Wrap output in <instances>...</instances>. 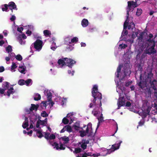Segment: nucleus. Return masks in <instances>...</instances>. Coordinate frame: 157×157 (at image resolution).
<instances>
[{
    "label": "nucleus",
    "mask_w": 157,
    "mask_h": 157,
    "mask_svg": "<svg viewBox=\"0 0 157 157\" xmlns=\"http://www.w3.org/2000/svg\"><path fill=\"white\" fill-rule=\"evenodd\" d=\"M98 119L99 122H102L104 121L103 114L101 113L100 117L98 118Z\"/></svg>",
    "instance_id": "50"
},
{
    "label": "nucleus",
    "mask_w": 157,
    "mask_h": 157,
    "mask_svg": "<svg viewBox=\"0 0 157 157\" xmlns=\"http://www.w3.org/2000/svg\"><path fill=\"white\" fill-rule=\"evenodd\" d=\"M47 118H45V120L42 121L41 120L39 119L37 121L36 127L37 128H39L40 127V124H41L42 125H44L45 124V123L47 122L45 120H47Z\"/></svg>",
    "instance_id": "12"
},
{
    "label": "nucleus",
    "mask_w": 157,
    "mask_h": 157,
    "mask_svg": "<svg viewBox=\"0 0 157 157\" xmlns=\"http://www.w3.org/2000/svg\"><path fill=\"white\" fill-rule=\"evenodd\" d=\"M74 48V47L72 46L71 45H68V46L67 47V49L68 51H71L72 50L73 48Z\"/></svg>",
    "instance_id": "51"
},
{
    "label": "nucleus",
    "mask_w": 157,
    "mask_h": 157,
    "mask_svg": "<svg viewBox=\"0 0 157 157\" xmlns=\"http://www.w3.org/2000/svg\"><path fill=\"white\" fill-rule=\"evenodd\" d=\"M23 28L22 27H18L17 28V31L20 33H22V31L23 30Z\"/></svg>",
    "instance_id": "55"
},
{
    "label": "nucleus",
    "mask_w": 157,
    "mask_h": 157,
    "mask_svg": "<svg viewBox=\"0 0 157 157\" xmlns=\"http://www.w3.org/2000/svg\"><path fill=\"white\" fill-rule=\"evenodd\" d=\"M120 46H121V48L124 49L126 48L127 47L128 45L125 44H121L120 45Z\"/></svg>",
    "instance_id": "61"
},
{
    "label": "nucleus",
    "mask_w": 157,
    "mask_h": 157,
    "mask_svg": "<svg viewBox=\"0 0 157 157\" xmlns=\"http://www.w3.org/2000/svg\"><path fill=\"white\" fill-rule=\"evenodd\" d=\"M65 127L66 129V131L67 132H70L72 131V128L70 125H67L65 126Z\"/></svg>",
    "instance_id": "26"
},
{
    "label": "nucleus",
    "mask_w": 157,
    "mask_h": 157,
    "mask_svg": "<svg viewBox=\"0 0 157 157\" xmlns=\"http://www.w3.org/2000/svg\"><path fill=\"white\" fill-rule=\"evenodd\" d=\"M79 132L80 133V136L81 137H83L87 135V133L85 132V131L84 130L80 131Z\"/></svg>",
    "instance_id": "28"
},
{
    "label": "nucleus",
    "mask_w": 157,
    "mask_h": 157,
    "mask_svg": "<svg viewBox=\"0 0 157 157\" xmlns=\"http://www.w3.org/2000/svg\"><path fill=\"white\" fill-rule=\"evenodd\" d=\"M4 7L2 8V10L3 11L6 12L7 11L8 9V5L7 4H5L4 5Z\"/></svg>",
    "instance_id": "36"
},
{
    "label": "nucleus",
    "mask_w": 157,
    "mask_h": 157,
    "mask_svg": "<svg viewBox=\"0 0 157 157\" xmlns=\"http://www.w3.org/2000/svg\"><path fill=\"white\" fill-rule=\"evenodd\" d=\"M127 65H128L127 64H124L123 68V71L124 74V76L123 78H124L126 76L130 75L131 73L130 68L128 67H127Z\"/></svg>",
    "instance_id": "8"
},
{
    "label": "nucleus",
    "mask_w": 157,
    "mask_h": 157,
    "mask_svg": "<svg viewBox=\"0 0 157 157\" xmlns=\"http://www.w3.org/2000/svg\"><path fill=\"white\" fill-rule=\"evenodd\" d=\"M36 134H39V135H37V136L39 138H41L43 136V135L42 134L41 131L39 130L36 129Z\"/></svg>",
    "instance_id": "25"
},
{
    "label": "nucleus",
    "mask_w": 157,
    "mask_h": 157,
    "mask_svg": "<svg viewBox=\"0 0 157 157\" xmlns=\"http://www.w3.org/2000/svg\"><path fill=\"white\" fill-rule=\"evenodd\" d=\"M19 69H21V70H19V71L21 73L25 74V70H26V67H25L23 66H19Z\"/></svg>",
    "instance_id": "24"
},
{
    "label": "nucleus",
    "mask_w": 157,
    "mask_h": 157,
    "mask_svg": "<svg viewBox=\"0 0 157 157\" xmlns=\"http://www.w3.org/2000/svg\"><path fill=\"white\" fill-rule=\"evenodd\" d=\"M47 105V102L46 101H43L41 103V107H44L46 108Z\"/></svg>",
    "instance_id": "42"
},
{
    "label": "nucleus",
    "mask_w": 157,
    "mask_h": 157,
    "mask_svg": "<svg viewBox=\"0 0 157 157\" xmlns=\"http://www.w3.org/2000/svg\"><path fill=\"white\" fill-rule=\"evenodd\" d=\"M78 41V39L76 37H74L72 39H71V41L70 42V44L72 43H76Z\"/></svg>",
    "instance_id": "23"
},
{
    "label": "nucleus",
    "mask_w": 157,
    "mask_h": 157,
    "mask_svg": "<svg viewBox=\"0 0 157 157\" xmlns=\"http://www.w3.org/2000/svg\"><path fill=\"white\" fill-rule=\"evenodd\" d=\"M15 58L17 60L20 61H21L22 59V56L19 54L16 56H15Z\"/></svg>",
    "instance_id": "38"
},
{
    "label": "nucleus",
    "mask_w": 157,
    "mask_h": 157,
    "mask_svg": "<svg viewBox=\"0 0 157 157\" xmlns=\"http://www.w3.org/2000/svg\"><path fill=\"white\" fill-rule=\"evenodd\" d=\"M13 87H11L9 89H8V91L6 93H5L4 95H7L8 97H9L11 94H13L15 93V91H13Z\"/></svg>",
    "instance_id": "13"
},
{
    "label": "nucleus",
    "mask_w": 157,
    "mask_h": 157,
    "mask_svg": "<svg viewBox=\"0 0 157 157\" xmlns=\"http://www.w3.org/2000/svg\"><path fill=\"white\" fill-rule=\"evenodd\" d=\"M43 41L39 39H37L33 43L35 48L39 51H40L43 47Z\"/></svg>",
    "instance_id": "5"
},
{
    "label": "nucleus",
    "mask_w": 157,
    "mask_h": 157,
    "mask_svg": "<svg viewBox=\"0 0 157 157\" xmlns=\"http://www.w3.org/2000/svg\"><path fill=\"white\" fill-rule=\"evenodd\" d=\"M81 24L83 27H86L88 25V20L86 19H84L82 21Z\"/></svg>",
    "instance_id": "19"
},
{
    "label": "nucleus",
    "mask_w": 157,
    "mask_h": 157,
    "mask_svg": "<svg viewBox=\"0 0 157 157\" xmlns=\"http://www.w3.org/2000/svg\"><path fill=\"white\" fill-rule=\"evenodd\" d=\"M148 48V47L146 49V52L147 54L149 55H151L152 54H154L156 53V51L155 49L154 45V44L152 47H150Z\"/></svg>",
    "instance_id": "10"
},
{
    "label": "nucleus",
    "mask_w": 157,
    "mask_h": 157,
    "mask_svg": "<svg viewBox=\"0 0 157 157\" xmlns=\"http://www.w3.org/2000/svg\"><path fill=\"white\" fill-rule=\"evenodd\" d=\"M144 92L146 94L150 95L151 92L153 90H154V93L157 94V89L154 84L143 89Z\"/></svg>",
    "instance_id": "4"
},
{
    "label": "nucleus",
    "mask_w": 157,
    "mask_h": 157,
    "mask_svg": "<svg viewBox=\"0 0 157 157\" xmlns=\"http://www.w3.org/2000/svg\"><path fill=\"white\" fill-rule=\"evenodd\" d=\"M60 147H59V149L60 150H64L65 149V147L63 146V145L61 143H60Z\"/></svg>",
    "instance_id": "53"
},
{
    "label": "nucleus",
    "mask_w": 157,
    "mask_h": 157,
    "mask_svg": "<svg viewBox=\"0 0 157 157\" xmlns=\"http://www.w3.org/2000/svg\"><path fill=\"white\" fill-rule=\"evenodd\" d=\"M100 155V154L99 153H97L96 154H92V156L94 157H97Z\"/></svg>",
    "instance_id": "62"
},
{
    "label": "nucleus",
    "mask_w": 157,
    "mask_h": 157,
    "mask_svg": "<svg viewBox=\"0 0 157 157\" xmlns=\"http://www.w3.org/2000/svg\"><path fill=\"white\" fill-rule=\"evenodd\" d=\"M50 133L47 132H44V138L47 140L49 139Z\"/></svg>",
    "instance_id": "45"
},
{
    "label": "nucleus",
    "mask_w": 157,
    "mask_h": 157,
    "mask_svg": "<svg viewBox=\"0 0 157 157\" xmlns=\"http://www.w3.org/2000/svg\"><path fill=\"white\" fill-rule=\"evenodd\" d=\"M19 37L21 38H23L24 39H25L27 38L26 36L24 33L22 34L21 36H19Z\"/></svg>",
    "instance_id": "58"
},
{
    "label": "nucleus",
    "mask_w": 157,
    "mask_h": 157,
    "mask_svg": "<svg viewBox=\"0 0 157 157\" xmlns=\"http://www.w3.org/2000/svg\"><path fill=\"white\" fill-rule=\"evenodd\" d=\"M122 143V141H120L117 144H114L112 145V147L110 149H109L108 150L107 154H109L111 153L114 151L115 150L119 149L120 146L121 144Z\"/></svg>",
    "instance_id": "6"
},
{
    "label": "nucleus",
    "mask_w": 157,
    "mask_h": 157,
    "mask_svg": "<svg viewBox=\"0 0 157 157\" xmlns=\"http://www.w3.org/2000/svg\"><path fill=\"white\" fill-rule=\"evenodd\" d=\"M96 30L97 29L95 28H90L89 29V31L90 32H93Z\"/></svg>",
    "instance_id": "57"
},
{
    "label": "nucleus",
    "mask_w": 157,
    "mask_h": 157,
    "mask_svg": "<svg viewBox=\"0 0 157 157\" xmlns=\"http://www.w3.org/2000/svg\"><path fill=\"white\" fill-rule=\"evenodd\" d=\"M81 147L83 149V150H85L86 148L87 145L85 144V143H83L81 145Z\"/></svg>",
    "instance_id": "47"
},
{
    "label": "nucleus",
    "mask_w": 157,
    "mask_h": 157,
    "mask_svg": "<svg viewBox=\"0 0 157 157\" xmlns=\"http://www.w3.org/2000/svg\"><path fill=\"white\" fill-rule=\"evenodd\" d=\"M138 34V33L137 32H133L132 34V38H133V39L135 38L136 36H137Z\"/></svg>",
    "instance_id": "41"
},
{
    "label": "nucleus",
    "mask_w": 157,
    "mask_h": 157,
    "mask_svg": "<svg viewBox=\"0 0 157 157\" xmlns=\"http://www.w3.org/2000/svg\"><path fill=\"white\" fill-rule=\"evenodd\" d=\"M53 144L55 146V147L56 148V149L57 150H58L59 149V146L58 144L56 142H54Z\"/></svg>",
    "instance_id": "59"
},
{
    "label": "nucleus",
    "mask_w": 157,
    "mask_h": 157,
    "mask_svg": "<svg viewBox=\"0 0 157 157\" xmlns=\"http://www.w3.org/2000/svg\"><path fill=\"white\" fill-rule=\"evenodd\" d=\"M98 87L97 86L95 85L94 86L92 91V96L94 97V99L89 105V107L92 108L94 106L96 108H100L101 110L102 111L101 107L102 103L101 99H102V94L101 93L98 91Z\"/></svg>",
    "instance_id": "1"
},
{
    "label": "nucleus",
    "mask_w": 157,
    "mask_h": 157,
    "mask_svg": "<svg viewBox=\"0 0 157 157\" xmlns=\"http://www.w3.org/2000/svg\"><path fill=\"white\" fill-rule=\"evenodd\" d=\"M129 12H127L126 17L127 19L124 22V29H127V28L128 25V23L129 21L128 20V16H129Z\"/></svg>",
    "instance_id": "15"
},
{
    "label": "nucleus",
    "mask_w": 157,
    "mask_h": 157,
    "mask_svg": "<svg viewBox=\"0 0 157 157\" xmlns=\"http://www.w3.org/2000/svg\"><path fill=\"white\" fill-rule=\"evenodd\" d=\"M138 70L140 71H142L143 70V68L141 65L139 64L138 66Z\"/></svg>",
    "instance_id": "60"
},
{
    "label": "nucleus",
    "mask_w": 157,
    "mask_h": 157,
    "mask_svg": "<svg viewBox=\"0 0 157 157\" xmlns=\"http://www.w3.org/2000/svg\"><path fill=\"white\" fill-rule=\"evenodd\" d=\"M17 67V66L16 63H14L13 62L11 68V70H13L14 69L16 68Z\"/></svg>",
    "instance_id": "43"
},
{
    "label": "nucleus",
    "mask_w": 157,
    "mask_h": 157,
    "mask_svg": "<svg viewBox=\"0 0 157 157\" xmlns=\"http://www.w3.org/2000/svg\"><path fill=\"white\" fill-rule=\"evenodd\" d=\"M35 96L37 97H35L34 98V99L35 101H38L40 100L41 99V96L40 94L37 93L36 94Z\"/></svg>",
    "instance_id": "29"
},
{
    "label": "nucleus",
    "mask_w": 157,
    "mask_h": 157,
    "mask_svg": "<svg viewBox=\"0 0 157 157\" xmlns=\"http://www.w3.org/2000/svg\"><path fill=\"white\" fill-rule=\"evenodd\" d=\"M43 33L44 35L46 37L50 36L51 34V31L48 30H44Z\"/></svg>",
    "instance_id": "20"
},
{
    "label": "nucleus",
    "mask_w": 157,
    "mask_h": 157,
    "mask_svg": "<svg viewBox=\"0 0 157 157\" xmlns=\"http://www.w3.org/2000/svg\"><path fill=\"white\" fill-rule=\"evenodd\" d=\"M117 104L118 105V109H120L122 106H125V101L124 96L119 97L117 102Z\"/></svg>",
    "instance_id": "9"
},
{
    "label": "nucleus",
    "mask_w": 157,
    "mask_h": 157,
    "mask_svg": "<svg viewBox=\"0 0 157 157\" xmlns=\"http://www.w3.org/2000/svg\"><path fill=\"white\" fill-rule=\"evenodd\" d=\"M16 19V17L14 15H13L10 18V20L12 21H14Z\"/></svg>",
    "instance_id": "63"
},
{
    "label": "nucleus",
    "mask_w": 157,
    "mask_h": 157,
    "mask_svg": "<svg viewBox=\"0 0 157 157\" xmlns=\"http://www.w3.org/2000/svg\"><path fill=\"white\" fill-rule=\"evenodd\" d=\"M71 37L70 36H68L66 37L65 39V44L67 45L70 44Z\"/></svg>",
    "instance_id": "21"
},
{
    "label": "nucleus",
    "mask_w": 157,
    "mask_h": 157,
    "mask_svg": "<svg viewBox=\"0 0 157 157\" xmlns=\"http://www.w3.org/2000/svg\"><path fill=\"white\" fill-rule=\"evenodd\" d=\"M142 75L141 73L140 77V81H137L136 82L139 87L142 90L145 89V88L153 84L154 82H156L155 80L151 81V78L153 76V74L151 73L148 74L147 78L145 79V81H143Z\"/></svg>",
    "instance_id": "2"
},
{
    "label": "nucleus",
    "mask_w": 157,
    "mask_h": 157,
    "mask_svg": "<svg viewBox=\"0 0 157 157\" xmlns=\"http://www.w3.org/2000/svg\"><path fill=\"white\" fill-rule=\"evenodd\" d=\"M8 5L9 9H13L14 10H17L16 5L13 2H9Z\"/></svg>",
    "instance_id": "14"
},
{
    "label": "nucleus",
    "mask_w": 157,
    "mask_h": 157,
    "mask_svg": "<svg viewBox=\"0 0 157 157\" xmlns=\"http://www.w3.org/2000/svg\"><path fill=\"white\" fill-rule=\"evenodd\" d=\"M148 102L147 101H144L143 104V108L144 109V111H143V112L141 115L143 118H145L149 115V113L150 112L151 109V107L148 105Z\"/></svg>",
    "instance_id": "3"
},
{
    "label": "nucleus",
    "mask_w": 157,
    "mask_h": 157,
    "mask_svg": "<svg viewBox=\"0 0 157 157\" xmlns=\"http://www.w3.org/2000/svg\"><path fill=\"white\" fill-rule=\"evenodd\" d=\"M61 139H62L63 140L65 141L66 143H67L69 140V139L68 137L65 136L61 137Z\"/></svg>",
    "instance_id": "27"
},
{
    "label": "nucleus",
    "mask_w": 157,
    "mask_h": 157,
    "mask_svg": "<svg viewBox=\"0 0 157 157\" xmlns=\"http://www.w3.org/2000/svg\"><path fill=\"white\" fill-rule=\"evenodd\" d=\"M121 67L120 65H119L117 69V74L116 73V77L118 78L119 76L120 73L121 72Z\"/></svg>",
    "instance_id": "22"
},
{
    "label": "nucleus",
    "mask_w": 157,
    "mask_h": 157,
    "mask_svg": "<svg viewBox=\"0 0 157 157\" xmlns=\"http://www.w3.org/2000/svg\"><path fill=\"white\" fill-rule=\"evenodd\" d=\"M4 86H3V89H8L9 88V83L7 82H6L4 83L3 84Z\"/></svg>",
    "instance_id": "33"
},
{
    "label": "nucleus",
    "mask_w": 157,
    "mask_h": 157,
    "mask_svg": "<svg viewBox=\"0 0 157 157\" xmlns=\"http://www.w3.org/2000/svg\"><path fill=\"white\" fill-rule=\"evenodd\" d=\"M143 38V34L142 33H141L140 34V36L138 38V39L139 40L141 41Z\"/></svg>",
    "instance_id": "49"
},
{
    "label": "nucleus",
    "mask_w": 157,
    "mask_h": 157,
    "mask_svg": "<svg viewBox=\"0 0 157 157\" xmlns=\"http://www.w3.org/2000/svg\"><path fill=\"white\" fill-rule=\"evenodd\" d=\"M135 24L134 23H131L130 25H128V29H133V28L135 27Z\"/></svg>",
    "instance_id": "35"
},
{
    "label": "nucleus",
    "mask_w": 157,
    "mask_h": 157,
    "mask_svg": "<svg viewBox=\"0 0 157 157\" xmlns=\"http://www.w3.org/2000/svg\"><path fill=\"white\" fill-rule=\"evenodd\" d=\"M32 81L31 79H28L26 81H25V83L27 86H28L29 85V84Z\"/></svg>",
    "instance_id": "46"
},
{
    "label": "nucleus",
    "mask_w": 157,
    "mask_h": 157,
    "mask_svg": "<svg viewBox=\"0 0 157 157\" xmlns=\"http://www.w3.org/2000/svg\"><path fill=\"white\" fill-rule=\"evenodd\" d=\"M12 51V47L10 45H9L6 48V51L8 52V53L11 52Z\"/></svg>",
    "instance_id": "40"
},
{
    "label": "nucleus",
    "mask_w": 157,
    "mask_h": 157,
    "mask_svg": "<svg viewBox=\"0 0 157 157\" xmlns=\"http://www.w3.org/2000/svg\"><path fill=\"white\" fill-rule=\"evenodd\" d=\"M5 90H6V89L0 88V94H4Z\"/></svg>",
    "instance_id": "56"
},
{
    "label": "nucleus",
    "mask_w": 157,
    "mask_h": 157,
    "mask_svg": "<svg viewBox=\"0 0 157 157\" xmlns=\"http://www.w3.org/2000/svg\"><path fill=\"white\" fill-rule=\"evenodd\" d=\"M18 84L21 86H22L25 84V80L23 79L19 80L18 82Z\"/></svg>",
    "instance_id": "37"
},
{
    "label": "nucleus",
    "mask_w": 157,
    "mask_h": 157,
    "mask_svg": "<svg viewBox=\"0 0 157 157\" xmlns=\"http://www.w3.org/2000/svg\"><path fill=\"white\" fill-rule=\"evenodd\" d=\"M58 63L59 65H61L62 67L64 65H66V61L64 59V58L63 59H59L58 60Z\"/></svg>",
    "instance_id": "16"
},
{
    "label": "nucleus",
    "mask_w": 157,
    "mask_h": 157,
    "mask_svg": "<svg viewBox=\"0 0 157 157\" xmlns=\"http://www.w3.org/2000/svg\"><path fill=\"white\" fill-rule=\"evenodd\" d=\"M98 113V111H96L95 110V109H94L92 111V113L95 117L97 116Z\"/></svg>",
    "instance_id": "48"
},
{
    "label": "nucleus",
    "mask_w": 157,
    "mask_h": 157,
    "mask_svg": "<svg viewBox=\"0 0 157 157\" xmlns=\"http://www.w3.org/2000/svg\"><path fill=\"white\" fill-rule=\"evenodd\" d=\"M31 107L29 109L31 111H33L34 110H35L36 111L37 110L39 107V105L38 104L35 105L32 104H31Z\"/></svg>",
    "instance_id": "17"
},
{
    "label": "nucleus",
    "mask_w": 157,
    "mask_h": 157,
    "mask_svg": "<svg viewBox=\"0 0 157 157\" xmlns=\"http://www.w3.org/2000/svg\"><path fill=\"white\" fill-rule=\"evenodd\" d=\"M128 7H131L135 8L137 6V1L135 0V2L133 1H130L128 2Z\"/></svg>",
    "instance_id": "11"
},
{
    "label": "nucleus",
    "mask_w": 157,
    "mask_h": 157,
    "mask_svg": "<svg viewBox=\"0 0 157 157\" xmlns=\"http://www.w3.org/2000/svg\"><path fill=\"white\" fill-rule=\"evenodd\" d=\"M132 83V81H128V82H127L126 83L125 86H129L130 84H131Z\"/></svg>",
    "instance_id": "64"
},
{
    "label": "nucleus",
    "mask_w": 157,
    "mask_h": 157,
    "mask_svg": "<svg viewBox=\"0 0 157 157\" xmlns=\"http://www.w3.org/2000/svg\"><path fill=\"white\" fill-rule=\"evenodd\" d=\"M64 59L66 61V65L70 68H71L76 63V61L70 58H64Z\"/></svg>",
    "instance_id": "7"
},
{
    "label": "nucleus",
    "mask_w": 157,
    "mask_h": 157,
    "mask_svg": "<svg viewBox=\"0 0 157 157\" xmlns=\"http://www.w3.org/2000/svg\"><path fill=\"white\" fill-rule=\"evenodd\" d=\"M81 151L82 149L80 148H75L73 153L75 154L79 153Z\"/></svg>",
    "instance_id": "32"
},
{
    "label": "nucleus",
    "mask_w": 157,
    "mask_h": 157,
    "mask_svg": "<svg viewBox=\"0 0 157 157\" xmlns=\"http://www.w3.org/2000/svg\"><path fill=\"white\" fill-rule=\"evenodd\" d=\"M47 99L48 101H51L52 100V93L49 92L47 94Z\"/></svg>",
    "instance_id": "31"
},
{
    "label": "nucleus",
    "mask_w": 157,
    "mask_h": 157,
    "mask_svg": "<svg viewBox=\"0 0 157 157\" xmlns=\"http://www.w3.org/2000/svg\"><path fill=\"white\" fill-rule=\"evenodd\" d=\"M41 115L43 117H45L48 116V115L45 111H44L41 114Z\"/></svg>",
    "instance_id": "39"
},
{
    "label": "nucleus",
    "mask_w": 157,
    "mask_h": 157,
    "mask_svg": "<svg viewBox=\"0 0 157 157\" xmlns=\"http://www.w3.org/2000/svg\"><path fill=\"white\" fill-rule=\"evenodd\" d=\"M126 29H124L125 30H123V32L122 33L121 36H124L127 35L128 33V31L127 30H126Z\"/></svg>",
    "instance_id": "44"
},
{
    "label": "nucleus",
    "mask_w": 157,
    "mask_h": 157,
    "mask_svg": "<svg viewBox=\"0 0 157 157\" xmlns=\"http://www.w3.org/2000/svg\"><path fill=\"white\" fill-rule=\"evenodd\" d=\"M62 122L64 124H67L69 123V121L67 118L65 117L63 118Z\"/></svg>",
    "instance_id": "30"
},
{
    "label": "nucleus",
    "mask_w": 157,
    "mask_h": 157,
    "mask_svg": "<svg viewBox=\"0 0 157 157\" xmlns=\"http://www.w3.org/2000/svg\"><path fill=\"white\" fill-rule=\"evenodd\" d=\"M142 10L141 9L138 8L136 13V15L138 16L140 15L142 13Z\"/></svg>",
    "instance_id": "34"
},
{
    "label": "nucleus",
    "mask_w": 157,
    "mask_h": 157,
    "mask_svg": "<svg viewBox=\"0 0 157 157\" xmlns=\"http://www.w3.org/2000/svg\"><path fill=\"white\" fill-rule=\"evenodd\" d=\"M154 44V47H155V41H153V43L152 42L151 43L150 42L149 43H148V46H149L150 47H152V46H153V45Z\"/></svg>",
    "instance_id": "52"
},
{
    "label": "nucleus",
    "mask_w": 157,
    "mask_h": 157,
    "mask_svg": "<svg viewBox=\"0 0 157 157\" xmlns=\"http://www.w3.org/2000/svg\"><path fill=\"white\" fill-rule=\"evenodd\" d=\"M25 122L23 123L22 126L24 128H25L29 126L28 117H26L25 119Z\"/></svg>",
    "instance_id": "18"
},
{
    "label": "nucleus",
    "mask_w": 157,
    "mask_h": 157,
    "mask_svg": "<svg viewBox=\"0 0 157 157\" xmlns=\"http://www.w3.org/2000/svg\"><path fill=\"white\" fill-rule=\"evenodd\" d=\"M56 138L55 136L53 134H52L49 137V139H55Z\"/></svg>",
    "instance_id": "54"
}]
</instances>
